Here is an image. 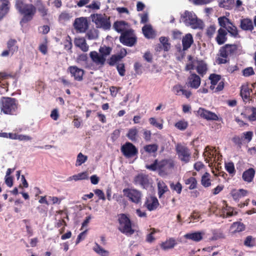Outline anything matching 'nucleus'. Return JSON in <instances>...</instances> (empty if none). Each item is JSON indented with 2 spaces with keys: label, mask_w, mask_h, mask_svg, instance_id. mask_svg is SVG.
<instances>
[{
  "label": "nucleus",
  "mask_w": 256,
  "mask_h": 256,
  "mask_svg": "<svg viewBox=\"0 0 256 256\" xmlns=\"http://www.w3.org/2000/svg\"><path fill=\"white\" fill-rule=\"evenodd\" d=\"M74 44L76 47L79 48L84 52H86L88 50L89 46L84 38H76Z\"/></svg>",
  "instance_id": "21"
},
{
  "label": "nucleus",
  "mask_w": 256,
  "mask_h": 256,
  "mask_svg": "<svg viewBox=\"0 0 256 256\" xmlns=\"http://www.w3.org/2000/svg\"><path fill=\"white\" fill-rule=\"evenodd\" d=\"M149 122L151 125L155 126L159 130H162L163 128V124L162 122H157L156 119L155 118H150L148 119Z\"/></svg>",
  "instance_id": "53"
},
{
  "label": "nucleus",
  "mask_w": 256,
  "mask_h": 256,
  "mask_svg": "<svg viewBox=\"0 0 256 256\" xmlns=\"http://www.w3.org/2000/svg\"><path fill=\"white\" fill-rule=\"evenodd\" d=\"M121 152L126 158H131L136 156L138 154V150L132 143L126 142L121 147Z\"/></svg>",
  "instance_id": "8"
},
{
  "label": "nucleus",
  "mask_w": 256,
  "mask_h": 256,
  "mask_svg": "<svg viewBox=\"0 0 256 256\" xmlns=\"http://www.w3.org/2000/svg\"><path fill=\"white\" fill-rule=\"evenodd\" d=\"M238 50V46L236 44H226L222 46L218 51V55L222 58H218L217 62L218 64H226L228 60L226 58L228 56L233 55Z\"/></svg>",
  "instance_id": "4"
},
{
  "label": "nucleus",
  "mask_w": 256,
  "mask_h": 256,
  "mask_svg": "<svg viewBox=\"0 0 256 256\" xmlns=\"http://www.w3.org/2000/svg\"><path fill=\"white\" fill-rule=\"evenodd\" d=\"M8 90V84L6 82L0 81V94H4Z\"/></svg>",
  "instance_id": "60"
},
{
  "label": "nucleus",
  "mask_w": 256,
  "mask_h": 256,
  "mask_svg": "<svg viewBox=\"0 0 256 256\" xmlns=\"http://www.w3.org/2000/svg\"><path fill=\"white\" fill-rule=\"evenodd\" d=\"M170 187L172 190L176 191L178 194H180L182 186L180 182L172 183L170 184Z\"/></svg>",
  "instance_id": "58"
},
{
  "label": "nucleus",
  "mask_w": 256,
  "mask_h": 256,
  "mask_svg": "<svg viewBox=\"0 0 256 256\" xmlns=\"http://www.w3.org/2000/svg\"><path fill=\"white\" fill-rule=\"evenodd\" d=\"M127 25L128 23L124 21H117L114 23V28L116 32L122 33L126 30Z\"/></svg>",
  "instance_id": "37"
},
{
  "label": "nucleus",
  "mask_w": 256,
  "mask_h": 256,
  "mask_svg": "<svg viewBox=\"0 0 256 256\" xmlns=\"http://www.w3.org/2000/svg\"><path fill=\"white\" fill-rule=\"evenodd\" d=\"M232 141L238 148H240L242 146V138L238 136H234L232 138Z\"/></svg>",
  "instance_id": "59"
},
{
  "label": "nucleus",
  "mask_w": 256,
  "mask_h": 256,
  "mask_svg": "<svg viewBox=\"0 0 256 256\" xmlns=\"http://www.w3.org/2000/svg\"><path fill=\"white\" fill-rule=\"evenodd\" d=\"M147 208L150 210H156L158 206L159 202L158 199L155 197H150L148 199L146 203Z\"/></svg>",
  "instance_id": "27"
},
{
  "label": "nucleus",
  "mask_w": 256,
  "mask_h": 256,
  "mask_svg": "<svg viewBox=\"0 0 256 256\" xmlns=\"http://www.w3.org/2000/svg\"><path fill=\"white\" fill-rule=\"evenodd\" d=\"M234 4V0H220L219 6L226 10L232 9Z\"/></svg>",
  "instance_id": "39"
},
{
  "label": "nucleus",
  "mask_w": 256,
  "mask_h": 256,
  "mask_svg": "<svg viewBox=\"0 0 256 256\" xmlns=\"http://www.w3.org/2000/svg\"><path fill=\"white\" fill-rule=\"evenodd\" d=\"M138 133V130L136 128H132L129 130L126 136L132 141H135L136 139Z\"/></svg>",
  "instance_id": "45"
},
{
  "label": "nucleus",
  "mask_w": 256,
  "mask_h": 256,
  "mask_svg": "<svg viewBox=\"0 0 256 256\" xmlns=\"http://www.w3.org/2000/svg\"><path fill=\"white\" fill-rule=\"evenodd\" d=\"M195 170L200 172V174L202 176H210L209 173L206 172V168L204 165L200 162H198L194 164Z\"/></svg>",
  "instance_id": "32"
},
{
  "label": "nucleus",
  "mask_w": 256,
  "mask_h": 256,
  "mask_svg": "<svg viewBox=\"0 0 256 256\" xmlns=\"http://www.w3.org/2000/svg\"><path fill=\"white\" fill-rule=\"evenodd\" d=\"M112 51V48L106 46H100L99 48V52L103 58H106V56L110 55Z\"/></svg>",
  "instance_id": "42"
},
{
  "label": "nucleus",
  "mask_w": 256,
  "mask_h": 256,
  "mask_svg": "<svg viewBox=\"0 0 256 256\" xmlns=\"http://www.w3.org/2000/svg\"><path fill=\"white\" fill-rule=\"evenodd\" d=\"M220 216L222 218H226L231 216L233 215L232 208L228 207L227 206L224 208L219 214Z\"/></svg>",
  "instance_id": "41"
},
{
  "label": "nucleus",
  "mask_w": 256,
  "mask_h": 256,
  "mask_svg": "<svg viewBox=\"0 0 256 256\" xmlns=\"http://www.w3.org/2000/svg\"><path fill=\"white\" fill-rule=\"evenodd\" d=\"M244 244L248 247H253L255 245L254 238L252 236H247L244 242Z\"/></svg>",
  "instance_id": "55"
},
{
  "label": "nucleus",
  "mask_w": 256,
  "mask_h": 256,
  "mask_svg": "<svg viewBox=\"0 0 256 256\" xmlns=\"http://www.w3.org/2000/svg\"><path fill=\"white\" fill-rule=\"evenodd\" d=\"M88 160V156L84 155L82 152L78 154L76 158V166H80L86 162Z\"/></svg>",
  "instance_id": "49"
},
{
  "label": "nucleus",
  "mask_w": 256,
  "mask_h": 256,
  "mask_svg": "<svg viewBox=\"0 0 256 256\" xmlns=\"http://www.w3.org/2000/svg\"><path fill=\"white\" fill-rule=\"evenodd\" d=\"M135 181L144 188H148L152 186V182L148 178V177H136Z\"/></svg>",
  "instance_id": "26"
},
{
  "label": "nucleus",
  "mask_w": 256,
  "mask_h": 256,
  "mask_svg": "<svg viewBox=\"0 0 256 256\" xmlns=\"http://www.w3.org/2000/svg\"><path fill=\"white\" fill-rule=\"evenodd\" d=\"M123 193L125 196L134 204H138L141 201L142 194L140 191L136 189L125 188L123 190Z\"/></svg>",
  "instance_id": "9"
},
{
  "label": "nucleus",
  "mask_w": 256,
  "mask_h": 256,
  "mask_svg": "<svg viewBox=\"0 0 256 256\" xmlns=\"http://www.w3.org/2000/svg\"><path fill=\"white\" fill-rule=\"evenodd\" d=\"M212 232V236L210 238V240H216L224 237V234L220 230H214Z\"/></svg>",
  "instance_id": "50"
},
{
  "label": "nucleus",
  "mask_w": 256,
  "mask_h": 256,
  "mask_svg": "<svg viewBox=\"0 0 256 256\" xmlns=\"http://www.w3.org/2000/svg\"><path fill=\"white\" fill-rule=\"evenodd\" d=\"M181 18L186 25L191 26L194 28L198 27L197 17L194 12L186 10L181 16Z\"/></svg>",
  "instance_id": "10"
},
{
  "label": "nucleus",
  "mask_w": 256,
  "mask_h": 256,
  "mask_svg": "<svg viewBox=\"0 0 256 256\" xmlns=\"http://www.w3.org/2000/svg\"><path fill=\"white\" fill-rule=\"evenodd\" d=\"M248 194L246 190L244 189L233 190L231 192V194L233 198L235 200H238L240 198L246 196Z\"/></svg>",
  "instance_id": "30"
},
{
  "label": "nucleus",
  "mask_w": 256,
  "mask_h": 256,
  "mask_svg": "<svg viewBox=\"0 0 256 256\" xmlns=\"http://www.w3.org/2000/svg\"><path fill=\"white\" fill-rule=\"evenodd\" d=\"M197 114L202 118L208 120H218L216 114L202 108H198Z\"/></svg>",
  "instance_id": "14"
},
{
  "label": "nucleus",
  "mask_w": 256,
  "mask_h": 256,
  "mask_svg": "<svg viewBox=\"0 0 256 256\" xmlns=\"http://www.w3.org/2000/svg\"><path fill=\"white\" fill-rule=\"evenodd\" d=\"M150 232L146 236V242L150 243L153 242L155 240L153 235L157 232V230L154 228H152L150 229Z\"/></svg>",
  "instance_id": "61"
},
{
  "label": "nucleus",
  "mask_w": 256,
  "mask_h": 256,
  "mask_svg": "<svg viewBox=\"0 0 256 256\" xmlns=\"http://www.w3.org/2000/svg\"><path fill=\"white\" fill-rule=\"evenodd\" d=\"M196 70L198 73L201 76H204L207 72L208 66L202 60H196Z\"/></svg>",
  "instance_id": "23"
},
{
  "label": "nucleus",
  "mask_w": 256,
  "mask_h": 256,
  "mask_svg": "<svg viewBox=\"0 0 256 256\" xmlns=\"http://www.w3.org/2000/svg\"><path fill=\"white\" fill-rule=\"evenodd\" d=\"M176 153L179 159L184 163L189 162L190 158V152L188 148L186 146H180L176 148Z\"/></svg>",
  "instance_id": "12"
},
{
  "label": "nucleus",
  "mask_w": 256,
  "mask_h": 256,
  "mask_svg": "<svg viewBox=\"0 0 256 256\" xmlns=\"http://www.w3.org/2000/svg\"><path fill=\"white\" fill-rule=\"evenodd\" d=\"M176 244V240L173 238H170L164 242H163L160 246L164 250H167L173 248Z\"/></svg>",
  "instance_id": "36"
},
{
  "label": "nucleus",
  "mask_w": 256,
  "mask_h": 256,
  "mask_svg": "<svg viewBox=\"0 0 256 256\" xmlns=\"http://www.w3.org/2000/svg\"><path fill=\"white\" fill-rule=\"evenodd\" d=\"M142 30L146 38H154V32L150 25H145L142 27Z\"/></svg>",
  "instance_id": "33"
},
{
  "label": "nucleus",
  "mask_w": 256,
  "mask_h": 256,
  "mask_svg": "<svg viewBox=\"0 0 256 256\" xmlns=\"http://www.w3.org/2000/svg\"><path fill=\"white\" fill-rule=\"evenodd\" d=\"M36 6L38 12L42 17L46 16L48 14V9L46 7L42 0H37L36 2Z\"/></svg>",
  "instance_id": "34"
},
{
  "label": "nucleus",
  "mask_w": 256,
  "mask_h": 256,
  "mask_svg": "<svg viewBox=\"0 0 256 256\" xmlns=\"http://www.w3.org/2000/svg\"><path fill=\"white\" fill-rule=\"evenodd\" d=\"M68 71L70 72L72 76L74 78V80L80 82L83 80L84 72L82 69L76 66H70L68 68Z\"/></svg>",
  "instance_id": "15"
},
{
  "label": "nucleus",
  "mask_w": 256,
  "mask_h": 256,
  "mask_svg": "<svg viewBox=\"0 0 256 256\" xmlns=\"http://www.w3.org/2000/svg\"><path fill=\"white\" fill-rule=\"evenodd\" d=\"M92 250L94 252L100 256H108L110 254L108 251L104 250L97 243H95Z\"/></svg>",
  "instance_id": "38"
},
{
  "label": "nucleus",
  "mask_w": 256,
  "mask_h": 256,
  "mask_svg": "<svg viewBox=\"0 0 256 256\" xmlns=\"http://www.w3.org/2000/svg\"><path fill=\"white\" fill-rule=\"evenodd\" d=\"M194 42L192 35L190 34H186L182 38V45L183 50H188Z\"/></svg>",
  "instance_id": "22"
},
{
  "label": "nucleus",
  "mask_w": 256,
  "mask_h": 256,
  "mask_svg": "<svg viewBox=\"0 0 256 256\" xmlns=\"http://www.w3.org/2000/svg\"><path fill=\"white\" fill-rule=\"evenodd\" d=\"M190 74L187 78L186 85L192 88H198L201 84V78L199 76L191 71Z\"/></svg>",
  "instance_id": "11"
},
{
  "label": "nucleus",
  "mask_w": 256,
  "mask_h": 256,
  "mask_svg": "<svg viewBox=\"0 0 256 256\" xmlns=\"http://www.w3.org/2000/svg\"><path fill=\"white\" fill-rule=\"evenodd\" d=\"M218 22L220 28L225 29L232 22L226 17L223 16L218 18Z\"/></svg>",
  "instance_id": "43"
},
{
  "label": "nucleus",
  "mask_w": 256,
  "mask_h": 256,
  "mask_svg": "<svg viewBox=\"0 0 256 256\" xmlns=\"http://www.w3.org/2000/svg\"><path fill=\"white\" fill-rule=\"evenodd\" d=\"M124 50V53L122 54H113L107 60V63L110 66H114L118 62L120 61L126 54V51Z\"/></svg>",
  "instance_id": "28"
},
{
  "label": "nucleus",
  "mask_w": 256,
  "mask_h": 256,
  "mask_svg": "<svg viewBox=\"0 0 256 256\" xmlns=\"http://www.w3.org/2000/svg\"><path fill=\"white\" fill-rule=\"evenodd\" d=\"M118 230L126 236H131L134 230L132 228V222L130 218L125 214L118 215Z\"/></svg>",
  "instance_id": "5"
},
{
  "label": "nucleus",
  "mask_w": 256,
  "mask_h": 256,
  "mask_svg": "<svg viewBox=\"0 0 256 256\" xmlns=\"http://www.w3.org/2000/svg\"><path fill=\"white\" fill-rule=\"evenodd\" d=\"M172 90L176 95L180 96L182 94L184 96L187 98H188L192 94L190 90H184V86L180 84L174 85L172 87Z\"/></svg>",
  "instance_id": "17"
},
{
  "label": "nucleus",
  "mask_w": 256,
  "mask_h": 256,
  "mask_svg": "<svg viewBox=\"0 0 256 256\" xmlns=\"http://www.w3.org/2000/svg\"><path fill=\"white\" fill-rule=\"evenodd\" d=\"M64 48L68 51L70 50L72 48V44L70 36L68 35L64 42Z\"/></svg>",
  "instance_id": "48"
},
{
  "label": "nucleus",
  "mask_w": 256,
  "mask_h": 256,
  "mask_svg": "<svg viewBox=\"0 0 256 256\" xmlns=\"http://www.w3.org/2000/svg\"><path fill=\"white\" fill-rule=\"evenodd\" d=\"M243 138L248 142H249L252 140L253 136V132L248 131L242 133Z\"/></svg>",
  "instance_id": "63"
},
{
  "label": "nucleus",
  "mask_w": 256,
  "mask_h": 256,
  "mask_svg": "<svg viewBox=\"0 0 256 256\" xmlns=\"http://www.w3.org/2000/svg\"><path fill=\"white\" fill-rule=\"evenodd\" d=\"M240 28L245 31L252 32L254 29L252 20L250 18H244L240 20Z\"/></svg>",
  "instance_id": "19"
},
{
  "label": "nucleus",
  "mask_w": 256,
  "mask_h": 256,
  "mask_svg": "<svg viewBox=\"0 0 256 256\" xmlns=\"http://www.w3.org/2000/svg\"><path fill=\"white\" fill-rule=\"evenodd\" d=\"M160 41L162 45V48L166 52L169 50L170 48V44L168 42V38L166 37L162 36L160 38Z\"/></svg>",
  "instance_id": "44"
},
{
  "label": "nucleus",
  "mask_w": 256,
  "mask_h": 256,
  "mask_svg": "<svg viewBox=\"0 0 256 256\" xmlns=\"http://www.w3.org/2000/svg\"><path fill=\"white\" fill-rule=\"evenodd\" d=\"M186 184L190 185L188 188L192 190L196 188V181L194 177H190L186 180Z\"/></svg>",
  "instance_id": "54"
},
{
  "label": "nucleus",
  "mask_w": 256,
  "mask_h": 256,
  "mask_svg": "<svg viewBox=\"0 0 256 256\" xmlns=\"http://www.w3.org/2000/svg\"><path fill=\"white\" fill-rule=\"evenodd\" d=\"M204 234L203 232H190L184 235V238L186 239L193 240L196 242L200 241Z\"/></svg>",
  "instance_id": "20"
},
{
  "label": "nucleus",
  "mask_w": 256,
  "mask_h": 256,
  "mask_svg": "<svg viewBox=\"0 0 256 256\" xmlns=\"http://www.w3.org/2000/svg\"><path fill=\"white\" fill-rule=\"evenodd\" d=\"M74 26L77 32H84L88 28V22L86 18L80 17L75 19Z\"/></svg>",
  "instance_id": "13"
},
{
  "label": "nucleus",
  "mask_w": 256,
  "mask_h": 256,
  "mask_svg": "<svg viewBox=\"0 0 256 256\" xmlns=\"http://www.w3.org/2000/svg\"><path fill=\"white\" fill-rule=\"evenodd\" d=\"M90 56L92 62L98 64L104 65L106 61V58H103L101 54H98L96 51L91 52Z\"/></svg>",
  "instance_id": "24"
},
{
  "label": "nucleus",
  "mask_w": 256,
  "mask_h": 256,
  "mask_svg": "<svg viewBox=\"0 0 256 256\" xmlns=\"http://www.w3.org/2000/svg\"><path fill=\"white\" fill-rule=\"evenodd\" d=\"M158 195L160 198L162 195L168 190V188L163 182H158Z\"/></svg>",
  "instance_id": "40"
},
{
  "label": "nucleus",
  "mask_w": 256,
  "mask_h": 256,
  "mask_svg": "<svg viewBox=\"0 0 256 256\" xmlns=\"http://www.w3.org/2000/svg\"><path fill=\"white\" fill-rule=\"evenodd\" d=\"M116 68L120 76H124L125 74L126 70L124 64L123 63L118 64L116 66Z\"/></svg>",
  "instance_id": "62"
},
{
  "label": "nucleus",
  "mask_w": 256,
  "mask_h": 256,
  "mask_svg": "<svg viewBox=\"0 0 256 256\" xmlns=\"http://www.w3.org/2000/svg\"><path fill=\"white\" fill-rule=\"evenodd\" d=\"M120 41L124 46H132L136 42V38L132 30H128L121 34Z\"/></svg>",
  "instance_id": "6"
},
{
  "label": "nucleus",
  "mask_w": 256,
  "mask_h": 256,
  "mask_svg": "<svg viewBox=\"0 0 256 256\" xmlns=\"http://www.w3.org/2000/svg\"><path fill=\"white\" fill-rule=\"evenodd\" d=\"M0 0L2 2V4L0 5V20H1L8 12L10 2L8 0Z\"/></svg>",
  "instance_id": "31"
},
{
  "label": "nucleus",
  "mask_w": 256,
  "mask_h": 256,
  "mask_svg": "<svg viewBox=\"0 0 256 256\" xmlns=\"http://www.w3.org/2000/svg\"><path fill=\"white\" fill-rule=\"evenodd\" d=\"M15 7L22 16L20 23L26 24L30 21L36 12V8L32 4H27L26 0H16Z\"/></svg>",
  "instance_id": "1"
},
{
  "label": "nucleus",
  "mask_w": 256,
  "mask_h": 256,
  "mask_svg": "<svg viewBox=\"0 0 256 256\" xmlns=\"http://www.w3.org/2000/svg\"><path fill=\"white\" fill-rule=\"evenodd\" d=\"M174 126L180 130H184L188 128V123L184 120H181L176 122Z\"/></svg>",
  "instance_id": "51"
},
{
  "label": "nucleus",
  "mask_w": 256,
  "mask_h": 256,
  "mask_svg": "<svg viewBox=\"0 0 256 256\" xmlns=\"http://www.w3.org/2000/svg\"><path fill=\"white\" fill-rule=\"evenodd\" d=\"M18 102L14 98L3 97L1 100V112L6 114L13 115L16 113Z\"/></svg>",
  "instance_id": "3"
},
{
  "label": "nucleus",
  "mask_w": 256,
  "mask_h": 256,
  "mask_svg": "<svg viewBox=\"0 0 256 256\" xmlns=\"http://www.w3.org/2000/svg\"><path fill=\"white\" fill-rule=\"evenodd\" d=\"M225 30H226L227 34L229 33L232 37L234 38H240L238 28L232 22L230 23Z\"/></svg>",
  "instance_id": "25"
},
{
  "label": "nucleus",
  "mask_w": 256,
  "mask_h": 256,
  "mask_svg": "<svg viewBox=\"0 0 256 256\" xmlns=\"http://www.w3.org/2000/svg\"><path fill=\"white\" fill-rule=\"evenodd\" d=\"M252 92V89L249 88L248 84H242L241 86L240 95L244 102H247L251 100L250 99V95Z\"/></svg>",
  "instance_id": "16"
},
{
  "label": "nucleus",
  "mask_w": 256,
  "mask_h": 256,
  "mask_svg": "<svg viewBox=\"0 0 256 256\" xmlns=\"http://www.w3.org/2000/svg\"><path fill=\"white\" fill-rule=\"evenodd\" d=\"M158 148V146L156 144H150L145 146L144 147V150L148 153H154Z\"/></svg>",
  "instance_id": "46"
},
{
  "label": "nucleus",
  "mask_w": 256,
  "mask_h": 256,
  "mask_svg": "<svg viewBox=\"0 0 256 256\" xmlns=\"http://www.w3.org/2000/svg\"><path fill=\"white\" fill-rule=\"evenodd\" d=\"M175 166L174 160L167 158L161 160H155L152 164L146 165V168L152 171L158 170L160 175H167L174 170Z\"/></svg>",
  "instance_id": "2"
},
{
  "label": "nucleus",
  "mask_w": 256,
  "mask_h": 256,
  "mask_svg": "<svg viewBox=\"0 0 256 256\" xmlns=\"http://www.w3.org/2000/svg\"><path fill=\"white\" fill-rule=\"evenodd\" d=\"M232 229H234L235 232H242L244 230V225L241 222H236L233 223L231 226Z\"/></svg>",
  "instance_id": "52"
},
{
  "label": "nucleus",
  "mask_w": 256,
  "mask_h": 256,
  "mask_svg": "<svg viewBox=\"0 0 256 256\" xmlns=\"http://www.w3.org/2000/svg\"><path fill=\"white\" fill-rule=\"evenodd\" d=\"M227 32L222 28H220L218 32L216 37V41L218 45H222L224 44L228 40Z\"/></svg>",
  "instance_id": "18"
},
{
  "label": "nucleus",
  "mask_w": 256,
  "mask_h": 256,
  "mask_svg": "<svg viewBox=\"0 0 256 256\" xmlns=\"http://www.w3.org/2000/svg\"><path fill=\"white\" fill-rule=\"evenodd\" d=\"M243 76L248 77L254 75L255 72L252 67H248L244 69L242 71Z\"/></svg>",
  "instance_id": "56"
},
{
  "label": "nucleus",
  "mask_w": 256,
  "mask_h": 256,
  "mask_svg": "<svg viewBox=\"0 0 256 256\" xmlns=\"http://www.w3.org/2000/svg\"><path fill=\"white\" fill-rule=\"evenodd\" d=\"M252 112V114L248 116H246V114L242 113V115H243L244 117L247 118L250 122H254L256 120V108L251 107L250 108Z\"/></svg>",
  "instance_id": "47"
},
{
  "label": "nucleus",
  "mask_w": 256,
  "mask_h": 256,
  "mask_svg": "<svg viewBox=\"0 0 256 256\" xmlns=\"http://www.w3.org/2000/svg\"><path fill=\"white\" fill-rule=\"evenodd\" d=\"M7 48L11 52V55H13L18 50V46L15 39L10 38L6 43Z\"/></svg>",
  "instance_id": "29"
},
{
  "label": "nucleus",
  "mask_w": 256,
  "mask_h": 256,
  "mask_svg": "<svg viewBox=\"0 0 256 256\" xmlns=\"http://www.w3.org/2000/svg\"><path fill=\"white\" fill-rule=\"evenodd\" d=\"M92 21L96 24L98 28H102L104 30H110V18L100 14H94Z\"/></svg>",
  "instance_id": "7"
},
{
  "label": "nucleus",
  "mask_w": 256,
  "mask_h": 256,
  "mask_svg": "<svg viewBox=\"0 0 256 256\" xmlns=\"http://www.w3.org/2000/svg\"><path fill=\"white\" fill-rule=\"evenodd\" d=\"M222 78V76L220 75L216 74H212L209 76V79L210 80L211 85L210 86V89L212 90H214V86L218 84V82H220Z\"/></svg>",
  "instance_id": "35"
},
{
  "label": "nucleus",
  "mask_w": 256,
  "mask_h": 256,
  "mask_svg": "<svg viewBox=\"0 0 256 256\" xmlns=\"http://www.w3.org/2000/svg\"><path fill=\"white\" fill-rule=\"evenodd\" d=\"M216 30V28L214 26V25L210 26L206 30V36L208 38H211L213 36L214 34L215 33Z\"/></svg>",
  "instance_id": "57"
},
{
  "label": "nucleus",
  "mask_w": 256,
  "mask_h": 256,
  "mask_svg": "<svg viewBox=\"0 0 256 256\" xmlns=\"http://www.w3.org/2000/svg\"><path fill=\"white\" fill-rule=\"evenodd\" d=\"M38 50L43 54H46L48 52L47 42L46 41L44 43L40 44L39 46Z\"/></svg>",
  "instance_id": "64"
}]
</instances>
